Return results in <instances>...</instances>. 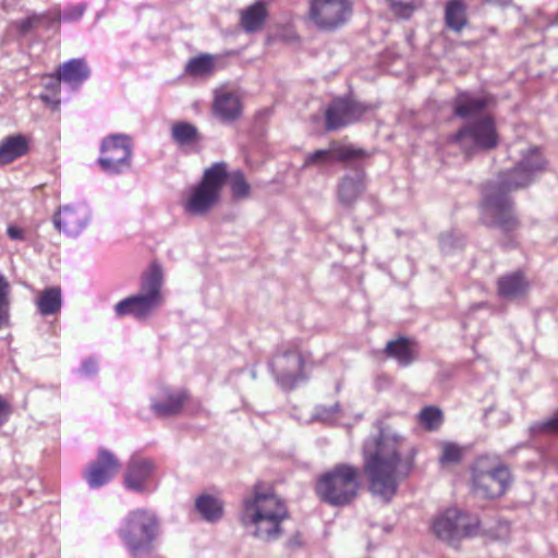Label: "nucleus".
<instances>
[{
  "mask_svg": "<svg viewBox=\"0 0 558 558\" xmlns=\"http://www.w3.org/2000/svg\"><path fill=\"white\" fill-rule=\"evenodd\" d=\"M483 3L498 5V7H509L513 3V0H481Z\"/></svg>",
  "mask_w": 558,
  "mask_h": 558,
  "instance_id": "45",
  "label": "nucleus"
},
{
  "mask_svg": "<svg viewBox=\"0 0 558 558\" xmlns=\"http://www.w3.org/2000/svg\"><path fill=\"white\" fill-rule=\"evenodd\" d=\"M368 157L366 150L355 148L353 146H341L332 143L327 149H318L307 154L303 168L307 167H325L330 166L337 161L356 160Z\"/></svg>",
  "mask_w": 558,
  "mask_h": 558,
  "instance_id": "15",
  "label": "nucleus"
},
{
  "mask_svg": "<svg viewBox=\"0 0 558 558\" xmlns=\"http://www.w3.org/2000/svg\"><path fill=\"white\" fill-rule=\"evenodd\" d=\"M228 179V167L223 161L205 169L199 183L194 186L183 203L190 216H205L218 203L221 190Z\"/></svg>",
  "mask_w": 558,
  "mask_h": 558,
  "instance_id": "7",
  "label": "nucleus"
},
{
  "mask_svg": "<svg viewBox=\"0 0 558 558\" xmlns=\"http://www.w3.org/2000/svg\"><path fill=\"white\" fill-rule=\"evenodd\" d=\"M339 410L340 407L338 403L330 407L319 404L314 409L313 418L320 422H328L339 412Z\"/></svg>",
  "mask_w": 558,
  "mask_h": 558,
  "instance_id": "40",
  "label": "nucleus"
},
{
  "mask_svg": "<svg viewBox=\"0 0 558 558\" xmlns=\"http://www.w3.org/2000/svg\"><path fill=\"white\" fill-rule=\"evenodd\" d=\"M526 289L527 281L519 271L502 276L498 280V294L507 300L524 295Z\"/></svg>",
  "mask_w": 558,
  "mask_h": 558,
  "instance_id": "26",
  "label": "nucleus"
},
{
  "mask_svg": "<svg viewBox=\"0 0 558 558\" xmlns=\"http://www.w3.org/2000/svg\"><path fill=\"white\" fill-rule=\"evenodd\" d=\"M228 178L230 179V190L234 199H244L250 196L251 185L243 172L234 171Z\"/></svg>",
  "mask_w": 558,
  "mask_h": 558,
  "instance_id": "34",
  "label": "nucleus"
},
{
  "mask_svg": "<svg viewBox=\"0 0 558 558\" xmlns=\"http://www.w3.org/2000/svg\"><path fill=\"white\" fill-rule=\"evenodd\" d=\"M466 4L463 0H448L445 5V23L454 32H461L468 23Z\"/></svg>",
  "mask_w": 558,
  "mask_h": 558,
  "instance_id": "28",
  "label": "nucleus"
},
{
  "mask_svg": "<svg viewBox=\"0 0 558 558\" xmlns=\"http://www.w3.org/2000/svg\"><path fill=\"white\" fill-rule=\"evenodd\" d=\"M352 11L351 0H311L308 16L318 29L332 32L347 23Z\"/></svg>",
  "mask_w": 558,
  "mask_h": 558,
  "instance_id": "11",
  "label": "nucleus"
},
{
  "mask_svg": "<svg viewBox=\"0 0 558 558\" xmlns=\"http://www.w3.org/2000/svg\"><path fill=\"white\" fill-rule=\"evenodd\" d=\"M88 219L89 210L85 205H66L56 214L53 223L59 231L75 236L87 226Z\"/></svg>",
  "mask_w": 558,
  "mask_h": 558,
  "instance_id": "17",
  "label": "nucleus"
},
{
  "mask_svg": "<svg viewBox=\"0 0 558 558\" xmlns=\"http://www.w3.org/2000/svg\"><path fill=\"white\" fill-rule=\"evenodd\" d=\"M450 143L457 145L466 156L477 150H490L498 145V134L494 120L482 117L466 122L457 133L450 136Z\"/></svg>",
  "mask_w": 558,
  "mask_h": 558,
  "instance_id": "9",
  "label": "nucleus"
},
{
  "mask_svg": "<svg viewBox=\"0 0 558 558\" xmlns=\"http://www.w3.org/2000/svg\"><path fill=\"white\" fill-rule=\"evenodd\" d=\"M450 240H451V234H442L440 236V244L444 250H446L448 246H450Z\"/></svg>",
  "mask_w": 558,
  "mask_h": 558,
  "instance_id": "47",
  "label": "nucleus"
},
{
  "mask_svg": "<svg viewBox=\"0 0 558 558\" xmlns=\"http://www.w3.org/2000/svg\"><path fill=\"white\" fill-rule=\"evenodd\" d=\"M89 72H53L41 76V84L49 90L56 93L61 83L69 84L76 88L87 77Z\"/></svg>",
  "mask_w": 558,
  "mask_h": 558,
  "instance_id": "27",
  "label": "nucleus"
},
{
  "mask_svg": "<svg viewBox=\"0 0 558 558\" xmlns=\"http://www.w3.org/2000/svg\"><path fill=\"white\" fill-rule=\"evenodd\" d=\"M160 393V398L153 401L151 409L162 417L178 414L187 399V393L183 389L163 388Z\"/></svg>",
  "mask_w": 558,
  "mask_h": 558,
  "instance_id": "19",
  "label": "nucleus"
},
{
  "mask_svg": "<svg viewBox=\"0 0 558 558\" xmlns=\"http://www.w3.org/2000/svg\"><path fill=\"white\" fill-rule=\"evenodd\" d=\"M305 357L299 344L280 345L269 362V368L282 389L291 390L306 380L304 372Z\"/></svg>",
  "mask_w": 558,
  "mask_h": 558,
  "instance_id": "8",
  "label": "nucleus"
},
{
  "mask_svg": "<svg viewBox=\"0 0 558 558\" xmlns=\"http://www.w3.org/2000/svg\"><path fill=\"white\" fill-rule=\"evenodd\" d=\"M481 527L478 518L457 508H449L435 518L432 530L441 541L456 546L464 537L477 535Z\"/></svg>",
  "mask_w": 558,
  "mask_h": 558,
  "instance_id": "10",
  "label": "nucleus"
},
{
  "mask_svg": "<svg viewBox=\"0 0 558 558\" xmlns=\"http://www.w3.org/2000/svg\"><path fill=\"white\" fill-rule=\"evenodd\" d=\"M386 354L395 359L401 366H409L416 360L414 343L404 337L387 342Z\"/></svg>",
  "mask_w": 558,
  "mask_h": 558,
  "instance_id": "25",
  "label": "nucleus"
},
{
  "mask_svg": "<svg viewBox=\"0 0 558 558\" xmlns=\"http://www.w3.org/2000/svg\"><path fill=\"white\" fill-rule=\"evenodd\" d=\"M480 460L473 469V489L484 498H496L505 494L510 484V471L505 465L488 470L481 468Z\"/></svg>",
  "mask_w": 558,
  "mask_h": 558,
  "instance_id": "13",
  "label": "nucleus"
},
{
  "mask_svg": "<svg viewBox=\"0 0 558 558\" xmlns=\"http://www.w3.org/2000/svg\"><path fill=\"white\" fill-rule=\"evenodd\" d=\"M173 140L180 145H190L198 140L197 129L187 122H179L172 126Z\"/></svg>",
  "mask_w": 558,
  "mask_h": 558,
  "instance_id": "33",
  "label": "nucleus"
},
{
  "mask_svg": "<svg viewBox=\"0 0 558 558\" xmlns=\"http://www.w3.org/2000/svg\"><path fill=\"white\" fill-rule=\"evenodd\" d=\"M196 72L195 71H192V74H195Z\"/></svg>",
  "mask_w": 558,
  "mask_h": 558,
  "instance_id": "48",
  "label": "nucleus"
},
{
  "mask_svg": "<svg viewBox=\"0 0 558 558\" xmlns=\"http://www.w3.org/2000/svg\"><path fill=\"white\" fill-rule=\"evenodd\" d=\"M7 232L12 240H21L23 238V231L17 227L10 226Z\"/></svg>",
  "mask_w": 558,
  "mask_h": 558,
  "instance_id": "44",
  "label": "nucleus"
},
{
  "mask_svg": "<svg viewBox=\"0 0 558 558\" xmlns=\"http://www.w3.org/2000/svg\"><path fill=\"white\" fill-rule=\"evenodd\" d=\"M100 151L98 163L105 172L119 174L131 167L133 151L128 136L114 134L106 137L101 143Z\"/></svg>",
  "mask_w": 558,
  "mask_h": 558,
  "instance_id": "12",
  "label": "nucleus"
},
{
  "mask_svg": "<svg viewBox=\"0 0 558 558\" xmlns=\"http://www.w3.org/2000/svg\"><path fill=\"white\" fill-rule=\"evenodd\" d=\"M509 156L518 158V161L485 185L481 204V221L506 234L515 231L520 226L509 193L529 186L546 166L539 148L526 146L523 142L513 143L509 147Z\"/></svg>",
  "mask_w": 558,
  "mask_h": 558,
  "instance_id": "1",
  "label": "nucleus"
},
{
  "mask_svg": "<svg viewBox=\"0 0 558 558\" xmlns=\"http://www.w3.org/2000/svg\"><path fill=\"white\" fill-rule=\"evenodd\" d=\"M532 435H554L558 434V410L548 418L536 422L530 426Z\"/></svg>",
  "mask_w": 558,
  "mask_h": 558,
  "instance_id": "36",
  "label": "nucleus"
},
{
  "mask_svg": "<svg viewBox=\"0 0 558 558\" xmlns=\"http://www.w3.org/2000/svg\"><path fill=\"white\" fill-rule=\"evenodd\" d=\"M82 369L86 375H92L97 372V362L93 359H87L83 362Z\"/></svg>",
  "mask_w": 558,
  "mask_h": 558,
  "instance_id": "42",
  "label": "nucleus"
},
{
  "mask_svg": "<svg viewBox=\"0 0 558 558\" xmlns=\"http://www.w3.org/2000/svg\"><path fill=\"white\" fill-rule=\"evenodd\" d=\"M155 471V463L143 457L134 456L126 465L124 483L128 489L142 493Z\"/></svg>",
  "mask_w": 558,
  "mask_h": 558,
  "instance_id": "18",
  "label": "nucleus"
},
{
  "mask_svg": "<svg viewBox=\"0 0 558 558\" xmlns=\"http://www.w3.org/2000/svg\"><path fill=\"white\" fill-rule=\"evenodd\" d=\"M365 190V173L357 169L344 175L338 184V199L343 206H351Z\"/></svg>",
  "mask_w": 558,
  "mask_h": 558,
  "instance_id": "20",
  "label": "nucleus"
},
{
  "mask_svg": "<svg viewBox=\"0 0 558 558\" xmlns=\"http://www.w3.org/2000/svg\"><path fill=\"white\" fill-rule=\"evenodd\" d=\"M40 99L48 106H50L53 110H57L60 106V99L56 97H51L47 94H41Z\"/></svg>",
  "mask_w": 558,
  "mask_h": 558,
  "instance_id": "43",
  "label": "nucleus"
},
{
  "mask_svg": "<svg viewBox=\"0 0 558 558\" xmlns=\"http://www.w3.org/2000/svg\"><path fill=\"white\" fill-rule=\"evenodd\" d=\"M88 64L84 58L72 59L57 68V70H86Z\"/></svg>",
  "mask_w": 558,
  "mask_h": 558,
  "instance_id": "41",
  "label": "nucleus"
},
{
  "mask_svg": "<svg viewBox=\"0 0 558 558\" xmlns=\"http://www.w3.org/2000/svg\"><path fill=\"white\" fill-rule=\"evenodd\" d=\"M43 20L44 15L32 14L23 20L16 21L14 23V27L21 35H26L33 29L37 28L43 22Z\"/></svg>",
  "mask_w": 558,
  "mask_h": 558,
  "instance_id": "39",
  "label": "nucleus"
},
{
  "mask_svg": "<svg viewBox=\"0 0 558 558\" xmlns=\"http://www.w3.org/2000/svg\"><path fill=\"white\" fill-rule=\"evenodd\" d=\"M161 287L162 269L154 263L143 276L140 292L116 304V315H131L137 320L147 319L162 304Z\"/></svg>",
  "mask_w": 558,
  "mask_h": 558,
  "instance_id": "5",
  "label": "nucleus"
},
{
  "mask_svg": "<svg viewBox=\"0 0 558 558\" xmlns=\"http://www.w3.org/2000/svg\"><path fill=\"white\" fill-rule=\"evenodd\" d=\"M7 417H8V405L0 398V425L7 420Z\"/></svg>",
  "mask_w": 558,
  "mask_h": 558,
  "instance_id": "46",
  "label": "nucleus"
},
{
  "mask_svg": "<svg viewBox=\"0 0 558 558\" xmlns=\"http://www.w3.org/2000/svg\"><path fill=\"white\" fill-rule=\"evenodd\" d=\"M489 98L487 96H475L469 93H461L454 100L456 116L468 119L480 113L487 107Z\"/></svg>",
  "mask_w": 558,
  "mask_h": 558,
  "instance_id": "24",
  "label": "nucleus"
},
{
  "mask_svg": "<svg viewBox=\"0 0 558 558\" xmlns=\"http://www.w3.org/2000/svg\"><path fill=\"white\" fill-rule=\"evenodd\" d=\"M159 534L160 524L156 514L146 509L129 512L119 530V535L133 558L148 557Z\"/></svg>",
  "mask_w": 558,
  "mask_h": 558,
  "instance_id": "4",
  "label": "nucleus"
},
{
  "mask_svg": "<svg viewBox=\"0 0 558 558\" xmlns=\"http://www.w3.org/2000/svg\"><path fill=\"white\" fill-rule=\"evenodd\" d=\"M215 66V56L209 53H201L189 61L185 70H213Z\"/></svg>",
  "mask_w": 558,
  "mask_h": 558,
  "instance_id": "38",
  "label": "nucleus"
},
{
  "mask_svg": "<svg viewBox=\"0 0 558 558\" xmlns=\"http://www.w3.org/2000/svg\"><path fill=\"white\" fill-rule=\"evenodd\" d=\"M417 448L389 427L379 426L378 434L363 445L364 472L373 495L388 502L396 495L400 481L415 469Z\"/></svg>",
  "mask_w": 558,
  "mask_h": 558,
  "instance_id": "2",
  "label": "nucleus"
},
{
  "mask_svg": "<svg viewBox=\"0 0 558 558\" xmlns=\"http://www.w3.org/2000/svg\"><path fill=\"white\" fill-rule=\"evenodd\" d=\"M29 145L27 138L22 134H14L4 137L0 142V166L13 162L26 155Z\"/></svg>",
  "mask_w": 558,
  "mask_h": 558,
  "instance_id": "23",
  "label": "nucleus"
},
{
  "mask_svg": "<svg viewBox=\"0 0 558 558\" xmlns=\"http://www.w3.org/2000/svg\"><path fill=\"white\" fill-rule=\"evenodd\" d=\"M11 304V286L7 278L0 274V329L9 322Z\"/></svg>",
  "mask_w": 558,
  "mask_h": 558,
  "instance_id": "35",
  "label": "nucleus"
},
{
  "mask_svg": "<svg viewBox=\"0 0 558 558\" xmlns=\"http://www.w3.org/2000/svg\"><path fill=\"white\" fill-rule=\"evenodd\" d=\"M269 15L264 0H257L240 13V25L246 33H257L263 29Z\"/></svg>",
  "mask_w": 558,
  "mask_h": 558,
  "instance_id": "21",
  "label": "nucleus"
},
{
  "mask_svg": "<svg viewBox=\"0 0 558 558\" xmlns=\"http://www.w3.org/2000/svg\"><path fill=\"white\" fill-rule=\"evenodd\" d=\"M360 471L353 465L341 463L324 473L317 481L319 498L335 507L351 504L357 496Z\"/></svg>",
  "mask_w": 558,
  "mask_h": 558,
  "instance_id": "6",
  "label": "nucleus"
},
{
  "mask_svg": "<svg viewBox=\"0 0 558 558\" xmlns=\"http://www.w3.org/2000/svg\"><path fill=\"white\" fill-rule=\"evenodd\" d=\"M369 106L349 97L335 99L326 110V129L335 131L357 121Z\"/></svg>",
  "mask_w": 558,
  "mask_h": 558,
  "instance_id": "14",
  "label": "nucleus"
},
{
  "mask_svg": "<svg viewBox=\"0 0 558 558\" xmlns=\"http://www.w3.org/2000/svg\"><path fill=\"white\" fill-rule=\"evenodd\" d=\"M62 298L59 287H51L41 291L37 299L38 312L43 316H49L61 310Z\"/></svg>",
  "mask_w": 558,
  "mask_h": 558,
  "instance_id": "29",
  "label": "nucleus"
},
{
  "mask_svg": "<svg viewBox=\"0 0 558 558\" xmlns=\"http://www.w3.org/2000/svg\"><path fill=\"white\" fill-rule=\"evenodd\" d=\"M462 459V448L453 442H445L441 446L439 462L441 464L459 463Z\"/></svg>",
  "mask_w": 558,
  "mask_h": 558,
  "instance_id": "37",
  "label": "nucleus"
},
{
  "mask_svg": "<svg viewBox=\"0 0 558 558\" xmlns=\"http://www.w3.org/2000/svg\"><path fill=\"white\" fill-rule=\"evenodd\" d=\"M120 466L117 457L111 451L101 448L97 459L85 471L84 477L90 488H99L111 481L119 472Z\"/></svg>",
  "mask_w": 558,
  "mask_h": 558,
  "instance_id": "16",
  "label": "nucleus"
},
{
  "mask_svg": "<svg viewBox=\"0 0 558 558\" xmlns=\"http://www.w3.org/2000/svg\"><path fill=\"white\" fill-rule=\"evenodd\" d=\"M417 417L418 423L429 432L437 430L444 420L441 410L433 405L423 408Z\"/></svg>",
  "mask_w": 558,
  "mask_h": 558,
  "instance_id": "32",
  "label": "nucleus"
},
{
  "mask_svg": "<svg viewBox=\"0 0 558 558\" xmlns=\"http://www.w3.org/2000/svg\"><path fill=\"white\" fill-rule=\"evenodd\" d=\"M392 14L401 20H409L420 10L425 0H387Z\"/></svg>",
  "mask_w": 558,
  "mask_h": 558,
  "instance_id": "31",
  "label": "nucleus"
},
{
  "mask_svg": "<svg viewBox=\"0 0 558 558\" xmlns=\"http://www.w3.org/2000/svg\"><path fill=\"white\" fill-rule=\"evenodd\" d=\"M214 111L222 121L230 122L241 116L242 106L236 95L217 90L214 101Z\"/></svg>",
  "mask_w": 558,
  "mask_h": 558,
  "instance_id": "22",
  "label": "nucleus"
},
{
  "mask_svg": "<svg viewBox=\"0 0 558 558\" xmlns=\"http://www.w3.org/2000/svg\"><path fill=\"white\" fill-rule=\"evenodd\" d=\"M196 509L205 520L210 522L218 521L222 517V504L211 496L198 497Z\"/></svg>",
  "mask_w": 558,
  "mask_h": 558,
  "instance_id": "30",
  "label": "nucleus"
},
{
  "mask_svg": "<svg viewBox=\"0 0 558 558\" xmlns=\"http://www.w3.org/2000/svg\"><path fill=\"white\" fill-rule=\"evenodd\" d=\"M284 501L270 489H264L257 483L250 497L244 498L241 523L245 527H253V536L264 542L278 539L282 534V522L288 518Z\"/></svg>",
  "mask_w": 558,
  "mask_h": 558,
  "instance_id": "3",
  "label": "nucleus"
}]
</instances>
